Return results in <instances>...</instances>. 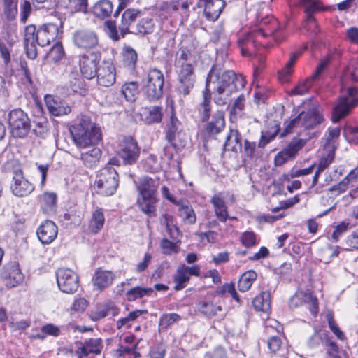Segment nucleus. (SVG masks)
Returning a JSON list of instances; mask_svg holds the SVG:
<instances>
[{
  "label": "nucleus",
  "instance_id": "obj_34",
  "mask_svg": "<svg viewBox=\"0 0 358 358\" xmlns=\"http://www.w3.org/2000/svg\"><path fill=\"white\" fill-rule=\"evenodd\" d=\"M105 217L103 210L96 208L92 213V219L90 222V229L93 234H97L103 227Z\"/></svg>",
  "mask_w": 358,
  "mask_h": 358
},
{
  "label": "nucleus",
  "instance_id": "obj_30",
  "mask_svg": "<svg viewBox=\"0 0 358 358\" xmlns=\"http://www.w3.org/2000/svg\"><path fill=\"white\" fill-rule=\"evenodd\" d=\"M198 311L206 317H213L217 315L218 312L222 310L220 305L215 304L210 301H201L196 304Z\"/></svg>",
  "mask_w": 358,
  "mask_h": 358
},
{
  "label": "nucleus",
  "instance_id": "obj_1",
  "mask_svg": "<svg viewBox=\"0 0 358 358\" xmlns=\"http://www.w3.org/2000/svg\"><path fill=\"white\" fill-rule=\"evenodd\" d=\"M245 85V79L241 75H237L230 70L221 72L220 69L214 65L206 78L204 90H208L211 93L217 105L224 106L230 96L243 89Z\"/></svg>",
  "mask_w": 358,
  "mask_h": 358
},
{
  "label": "nucleus",
  "instance_id": "obj_28",
  "mask_svg": "<svg viewBox=\"0 0 358 358\" xmlns=\"http://www.w3.org/2000/svg\"><path fill=\"white\" fill-rule=\"evenodd\" d=\"M224 126V114L218 111L213 115L212 120L206 124V131L209 134L216 135L222 131Z\"/></svg>",
  "mask_w": 358,
  "mask_h": 358
},
{
  "label": "nucleus",
  "instance_id": "obj_22",
  "mask_svg": "<svg viewBox=\"0 0 358 358\" xmlns=\"http://www.w3.org/2000/svg\"><path fill=\"white\" fill-rule=\"evenodd\" d=\"M59 27L54 23L43 25L38 29V45L44 47L54 41L59 34Z\"/></svg>",
  "mask_w": 358,
  "mask_h": 358
},
{
  "label": "nucleus",
  "instance_id": "obj_54",
  "mask_svg": "<svg viewBox=\"0 0 358 358\" xmlns=\"http://www.w3.org/2000/svg\"><path fill=\"white\" fill-rule=\"evenodd\" d=\"M153 26L152 23V20L145 19L143 20L138 24L134 31L132 33H138L143 35L149 34L152 32Z\"/></svg>",
  "mask_w": 358,
  "mask_h": 358
},
{
  "label": "nucleus",
  "instance_id": "obj_6",
  "mask_svg": "<svg viewBox=\"0 0 358 358\" xmlns=\"http://www.w3.org/2000/svg\"><path fill=\"white\" fill-rule=\"evenodd\" d=\"M96 183L98 194L106 196L115 194L119 184L116 169L110 166L103 167L97 175Z\"/></svg>",
  "mask_w": 358,
  "mask_h": 358
},
{
  "label": "nucleus",
  "instance_id": "obj_10",
  "mask_svg": "<svg viewBox=\"0 0 358 358\" xmlns=\"http://www.w3.org/2000/svg\"><path fill=\"white\" fill-rule=\"evenodd\" d=\"M118 156L125 164H135L140 155V148L132 137H124L120 144Z\"/></svg>",
  "mask_w": 358,
  "mask_h": 358
},
{
  "label": "nucleus",
  "instance_id": "obj_47",
  "mask_svg": "<svg viewBox=\"0 0 358 358\" xmlns=\"http://www.w3.org/2000/svg\"><path fill=\"white\" fill-rule=\"evenodd\" d=\"M181 317L177 313H166L162 315L159 319V327L166 329L175 322H178Z\"/></svg>",
  "mask_w": 358,
  "mask_h": 358
},
{
  "label": "nucleus",
  "instance_id": "obj_20",
  "mask_svg": "<svg viewBox=\"0 0 358 358\" xmlns=\"http://www.w3.org/2000/svg\"><path fill=\"white\" fill-rule=\"evenodd\" d=\"M203 6V13L207 20L215 21L217 20L224 6V0H200Z\"/></svg>",
  "mask_w": 358,
  "mask_h": 358
},
{
  "label": "nucleus",
  "instance_id": "obj_46",
  "mask_svg": "<svg viewBox=\"0 0 358 358\" xmlns=\"http://www.w3.org/2000/svg\"><path fill=\"white\" fill-rule=\"evenodd\" d=\"M195 80H177L176 92L179 96H186L189 94L194 86Z\"/></svg>",
  "mask_w": 358,
  "mask_h": 358
},
{
  "label": "nucleus",
  "instance_id": "obj_51",
  "mask_svg": "<svg viewBox=\"0 0 358 358\" xmlns=\"http://www.w3.org/2000/svg\"><path fill=\"white\" fill-rule=\"evenodd\" d=\"M20 8V21L21 23L25 24L32 12L31 3L29 0H21Z\"/></svg>",
  "mask_w": 358,
  "mask_h": 358
},
{
  "label": "nucleus",
  "instance_id": "obj_49",
  "mask_svg": "<svg viewBox=\"0 0 358 358\" xmlns=\"http://www.w3.org/2000/svg\"><path fill=\"white\" fill-rule=\"evenodd\" d=\"M343 136L349 143L358 144V125L345 126L343 130Z\"/></svg>",
  "mask_w": 358,
  "mask_h": 358
},
{
  "label": "nucleus",
  "instance_id": "obj_5",
  "mask_svg": "<svg viewBox=\"0 0 358 358\" xmlns=\"http://www.w3.org/2000/svg\"><path fill=\"white\" fill-rule=\"evenodd\" d=\"M164 76L162 71L150 69L143 80V94L149 101L160 99L163 95Z\"/></svg>",
  "mask_w": 358,
  "mask_h": 358
},
{
  "label": "nucleus",
  "instance_id": "obj_62",
  "mask_svg": "<svg viewBox=\"0 0 358 358\" xmlns=\"http://www.w3.org/2000/svg\"><path fill=\"white\" fill-rule=\"evenodd\" d=\"M245 101V96L243 94H241L235 100L231 108L230 113L234 115L239 114L244 109Z\"/></svg>",
  "mask_w": 358,
  "mask_h": 358
},
{
  "label": "nucleus",
  "instance_id": "obj_42",
  "mask_svg": "<svg viewBox=\"0 0 358 358\" xmlns=\"http://www.w3.org/2000/svg\"><path fill=\"white\" fill-rule=\"evenodd\" d=\"M121 93L128 101H134L138 93V85L136 82H129L122 85Z\"/></svg>",
  "mask_w": 358,
  "mask_h": 358
},
{
  "label": "nucleus",
  "instance_id": "obj_61",
  "mask_svg": "<svg viewBox=\"0 0 358 358\" xmlns=\"http://www.w3.org/2000/svg\"><path fill=\"white\" fill-rule=\"evenodd\" d=\"M12 50V44H6L0 41V55L6 64L10 62V52Z\"/></svg>",
  "mask_w": 358,
  "mask_h": 358
},
{
  "label": "nucleus",
  "instance_id": "obj_33",
  "mask_svg": "<svg viewBox=\"0 0 358 358\" xmlns=\"http://www.w3.org/2000/svg\"><path fill=\"white\" fill-rule=\"evenodd\" d=\"M1 1L5 19L9 22L15 20L18 13V0H1Z\"/></svg>",
  "mask_w": 358,
  "mask_h": 358
},
{
  "label": "nucleus",
  "instance_id": "obj_50",
  "mask_svg": "<svg viewBox=\"0 0 358 358\" xmlns=\"http://www.w3.org/2000/svg\"><path fill=\"white\" fill-rule=\"evenodd\" d=\"M179 213L184 221L190 224L195 223L196 216L192 207L186 205H182L179 208Z\"/></svg>",
  "mask_w": 358,
  "mask_h": 358
},
{
  "label": "nucleus",
  "instance_id": "obj_63",
  "mask_svg": "<svg viewBox=\"0 0 358 358\" xmlns=\"http://www.w3.org/2000/svg\"><path fill=\"white\" fill-rule=\"evenodd\" d=\"M293 157H294L285 148L282 151L279 152L275 157V166H282L289 159Z\"/></svg>",
  "mask_w": 358,
  "mask_h": 358
},
{
  "label": "nucleus",
  "instance_id": "obj_39",
  "mask_svg": "<svg viewBox=\"0 0 358 358\" xmlns=\"http://www.w3.org/2000/svg\"><path fill=\"white\" fill-rule=\"evenodd\" d=\"M180 125L178 120L172 115L170 117V121L167 124L166 131V139L172 145H175V139L176 135L179 134V127Z\"/></svg>",
  "mask_w": 358,
  "mask_h": 358
},
{
  "label": "nucleus",
  "instance_id": "obj_36",
  "mask_svg": "<svg viewBox=\"0 0 358 358\" xmlns=\"http://www.w3.org/2000/svg\"><path fill=\"white\" fill-rule=\"evenodd\" d=\"M257 274L253 270H249L241 275L238 282L239 291L247 292L256 280Z\"/></svg>",
  "mask_w": 358,
  "mask_h": 358
},
{
  "label": "nucleus",
  "instance_id": "obj_56",
  "mask_svg": "<svg viewBox=\"0 0 358 358\" xmlns=\"http://www.w3.org/2000/svg\"><path fill=\"white\" fill-rule=\"evenodd\" d=\"M326 334L321 331H315L313 334L308 339V345L310 348H317L322 344Z\"/></svg>",
  "mask_w": 358,
  "mask_h": 358
},
{
  "label": "nucleus",
  "instance_id": "obj_9",
  "mask_svg": "<svg viewBox=\"0 0 358 358\" xmlns=\"http://www.w3.org/2000/svg\"><path fill=\"white\" fill-rule=\"evenodd\" d=\"M10 188L12 193L17 197L27 196L34 190V185L24 177L22 169L18 167L13 171Z\"/></svg>",
  "mask_w": 358,
  "mask_h": 358
},
{
  "label": "nucleus",
  "instance_id": "obj_59",
  "mask_svg": "<svg viewBox=\"0 0 358 358\" xmlns=\"http://www.w3.org/2000/svg\"><path fill=\"white\" fill-rule=\"evenodd\" d=\"M346 76H349L352 81H358V59L350 62L345 71Z\"/></svg>",
  "mask_w": 358,
  "mask_h": 358
},
{
  "label": "nucleus",
  "instance_id": "obj_44",
  "mask_svg": "<svg viewBox=\"0 0 358 358\" xmlns=\"http://www.w3.org/2000/svg\"><path fill=\"white\" fill-rule=\"evenodd\" d=\"M302 4L307 15V21L314 22L315 17L313 14L320 9V1L318 0H302Z\"/></svg>",
  "mask_w": 358,
  "mask_h": 358
},
{
  "label": "nucleus",
  "instance_id": "obj_32",
  "mask_svg": "<svg viewBox=\"0 0 358 358\" xmlns=\"http://www.w3.org/2000/svg\"><path fill=\"white\" fill-rule=\"evenodd\" d=\"M91 148L89 151L81 154V159L84 164L90 168L95 166L101 156V150L99 148H96V145L91 146Z\"/></svg>",
  "mask_w": 358,
  "mask_h": 358
},
{
  "label": "nucleus",
  "instance_id": "obj_38",
  "mask_svg": "<svg viewBox=\"0 0 358 358\" xmlns=\"http://www.w3.org/2000/svg\"><path fill=\"white\" fill-rule=\"evenodd\" d=\"M211 97V93L208 90L203 92V100L199 106V114L202 122H206L209 119Z\"/></svg>",
  "mask_w": 358,
  "mask_h": 358
},
{
  "label": "nucleus",
  "instance_id": "obj_45",
  "mask_svg": "<svg viewBox=\"0 0 358 358\" xmlns=\"http://www.w3.org/2000/svg\"><path fill=\"white\" fill-rule=\"evenodd\" d=\"M152 288H143L141 287H135L130 289L127 292V296L129 301H133L137 299L143 297L144 296L150 295L152 292Z\"/></svg>",
  "mask_w": 358,
  "mask_h": 358
},
{
  "label": "nucleus",
  "instance_id": "obj_16",
  "mask_svg": "<svg viewBox=\"0 0 358 358\" xmlns=\"http://www.w3.org/2000/svg\"><path fill=\"white\" fill-rule=\"evenodd\" d=\"M96 75L99 85L106 87H110L115 83L116 79L115 66L109 62H103L99 67Z\"/></svg>",
  "mask_w": 358,
  "mask_h": 358
},
{
  "label": "nucleus",
  "instance_id": "obj_7",
  "mask_svg": "<svg viewBox=\"0 0 358 358\" xmlns=\"http://www.w3.org/2000/svg\"><path fill=\"white\" fill-rule=\"evenodd\" d=\"M8 124L13 137L24 138L31 129V122L27 113L21 109H15L10 112Z\"/></svg>",
  "mask_w": 358,
  "mask_h": 358
},
{
  "label": "nucleus",
  "instance_id": "obj_23",
  "mask_svg": "<svg viewBox=\"0 0 358 358\" xmlns=\"http://www.w3.org/2000/svg\"><path fill=\"white\" fill-rule=\"evenodd\" d=\"M115 275L109 271L97 269L92 277V284L96 289L103 290L114 280Z\"/></svg>",
  "mask_w": 358,
  "mask_h": 358
},
{
  "label": "nucleus",
  "instance_id": "obj_53",
  "mask_svg": "<svg viewBox=\"0 0 358 358\" xmlns=\"http://www.w3.org/2000/svg\"><path fill=\"white\" fill-rule=\"evenodd\" d=\"M124 61L127 65L131 68H134L137 61V53L130 46H127L124 49Z\"/></svg>",
  "mask_w": 358,
  "mask_h": 358
},
{
  "label": "nucleus",
  "instance_id": "obj_37",
  "mask_svg": "<svg viewBox=\"0 0 358 358\" xmlns=\"http://www.w3.org/2000/svg\"><path fill=\"white\" fill-rule=\"evenodd\" d=\"M57 203V194L53 192H45L41 197V208L45 213L55 212Z\"/></svg>",
  "mask_w": 358,
  "mask_h": 358
},
{
  "label": "nucleus",
  "instance_id": "obj_26",
  "mask_svg": "<svg viewBox=\"0 0 358 358\" xmlns=\"http://www.w3.org/2000/svg\"><path fill=\"white\" fill-rule=\"evenodd\" d=\"M57 6L71 14L78 12L86 13L88 3L87 0H58Z\"/></svg>",
  "mask_w": 358,
  "mask_h": 358
},
{
  "label": "nucleus",
  "instance_id": "obj_60",
  "mask_svg": "<svg viewBox=\"0 0 358 358\" xmlns=\"http://www.w3.org/2000/svg\"><path fill=\"white\" fill-rule=\"evenodd\" d=\"M241 241L245 247H252L257 244V237L252 231H245L242 234Z\"/></svg>",
  "mask_w": 358,
  "mask_h": 358
},
{
  "label": "nucleus",
  "instance_id": "obj_15",
  "mask_svg": "<svg viewBox=\"0 0 358 358\" xmlns=\"http://www.w3.org/2000/svg\"><path fill=\"white\" fill-rule=\"evenodd\" d=\"M305 303L309 304L310 311L315 314L317 310V299L313 297L310 292L297 291L289 299V306L292 308H298Z\"/></svg>",
  "mask_w": 358,
  "mask_h": 358
},
{
  "label": "nucleus",
  "instance_id": "obj_13",
  "mask_svg": "<svg viewBox=\"0 0 358 358\" xmlns=\"http://www.w3.org/2000/svg\"><path fill=\"white\" fill-rule=\"evenodd\" d=\"M100 61V57L95 54L89 55H83L79 59L80 72L87 79H92L98 71L97 65Z\"/></svg>",
  "mask_w": 358,
  "mask_h": 358
},
{
  "label": "nucleus",
  "instance_id": "obj_2",
  "mask_svg": "<svg viewBox=\"0 0 358 358\" xmlns=\"http://www.w3.org/2000/svg\"><path fill=\"white\" fill-rule=\"evenodd\" d=\"M70 133L73 143L80 149L96 145L102 136L100 127L87 115L82 116L78 123L71 126Z\"/></svg>",
  "mask_w": 358,
  "mask_h": 358
},
{
  "label": "nucleus",
  "instance_id": "obj_40",
  "mask_svg": "<svg viewBox=\"0 0 358 358\" xmlns=\"http://www.w3.org/2000/svg\"><path fill=\"white\" fill-rule=\"evenodd\" d=\"M190 279L189 275L182 267V266H180L176 271V273L174 275V281L176 282V285L174 286V289L176 291L182 289L187 286V283L189 282Z\"/></svg>",
  "mask_w": 358,
  "mask_h": 358
},
{
  "label": "nucleus",
  "instance_id": "obj_48",
  "mask_svg": "<svg viewBox=\"0 0 358 358\" xmlns=\"http://www.w3.org/2000/svg\"><path fill=\"white\" fill-rule=\"evenodd\" d=\"M299 54L294 53L292 55L289 61L286 64L285 66L279 72V78L282 82L287 81V77L290 76L292 71V67L296 62Z\"/></svg>",
  "mask_w": 358,
  "mask_h": 358
},
{
  "label": "nucleus",
  "instance_id": "obj_21",
  "mask_svg": "<svg viewBox=\"0 0 358 358\" xmlns=\"http://www.w3.org/2000/svg\"><path fill=\"white\" fill-rule=\"evenodd\" d=\"M57 227L50 220L43 222L38 228L36 234L43 244L51 243L57 237Z\"/></svg>",
  "mask_w": 358,
  "mask_h": 358
},
{
  "label": "nucleus",
  "instance_id": "obj_11",
  "mask_svg": "<svg viewBox=\"0 0 358 358\" xmlns=\"http://www.w3.org/2000/svg\"><path fill=\"white\" fill-rule=\"evenodd\" d=\"M72 40L76 47L83 50L94 49L99 45L97 34L89 29L76 31L73 34Z\"/></svg>",
  "mask_w": 358,
  "mask_h": 358
},
{
  "label": "nucleus",
  "instance_id": "obj_27",
  "mask_svg": "<svg viewBox=\"0 0 358 358\" xmlns=\"http://www.w3.org/2000/svg\"><path fill=\"white\" fill-rule=\"evenodd\" d=\"M279 131L280 123L278 121L268 122L266 129L262 131L258 147L262 148H264L275 138Z\"/></svg>",
  "mask_w": 358,
  "mask_h": 358
},
{
  "label": "nucleus",
  "instance_id": "obj_41",
  "mask_svg": "<svg viewBox=\"0 0 358 358\" xmlns=\"http://www.w3.org/2000/svg\"><path fill=\"white\" fill-rule=\"evenodd\" d=\"M177 80H196L194 69L192 64H182L176 68Z\"/></svg>",
  "mask_w": 358,
  "mask_h": 358
},
{
  "label": "nucleus",
  "instance_id": "obj_29",
  "mask_svg": "<svg viewBox=\"0 0 358 358\" xmlns=\"http://www.w3.org/2000/svg\"><path fill=\"white\" fill-rule=\"evenodd\" d=\"M210 202L213 205L217 219L222 222H225L229 218V215L227 207L223 199L220 194H216L211 198Z\"/></svg>",
  "mask_w": 358,
  "mask_h": 358
},
{
  "label": "nucleus",
  "instance_id": "obj_14",
  "mask_svg": "<svg viewBox=\"0 0 358 358\" xmlns=\"http://www.w3.org/2000/svg\"><path fill=\"white\" fill-rule=\"evenodd\" d=\"M24 43L27 57L34 59L37 57L36 44L38 45V30L34 24L27 25L24 29Z\"/></svg>",
  "mask_w": 358,
  "mask_h": 358
},
{
  "label": "nucleus",
  "instance_id": "obj_12",
  "mask_svg": "<svg viewBox=\"0 0 358 358\" xmlns=\"http://www.w3.org/2000/svg\"><path fill=\"white\" fill-rule=\"evenodd\" d=\"M1 278L5 282L6 287L10 288L20 285L24 280V275L21 272L18 264L15 262L4 266Z\"/></svg>",
  "mask_w": 358,
  "mask_h": 358
},
{
  "label": "nucleus",
  "instance_id": "obj_58",
  "mask_svg": "<svg viewBox=\"0 0 358 358\" xmlns=\"http://www.w3.org/2000/svg\"><path fill=\"white\" fill-rule=\"evenodd\" d=\"M64 55V49L61 43H56L50 50L48 57L54 62L60 60Z\"/></svg>",
  "mask_w": 358,
  "mask_h": 358
},
{
  "label": "nucleus",
  "instance_id": "obj_24",
  "mask_svg": "<svg viewBox=\"0 0 358 358\" xmlns=\"http://www.w3.org/2000/svg\"><path fill=\"white\" fill-rule=\"evenodd\" d=\"M140 13V10L134 8L127 9L123 13L121 23L118 25L122 37H124L128 33L133 32L129 29V27L136 20Z\"/></svg>",
  "mask_w": 358,
  "mask_h": 358
},
{
  "label": "nucleus",
  "instance_id": "obj_18",
  "mask_svg": "<svg viewBox=\"0 0 358 358\" xmlns=\"http://www.w3.org/2000/svg\"><path fill=\"white\" fill-rule=\"evenodd\" d=\"M358 103L357 99H349L347 97H341L334 108L332 114V122L336 123L340 121L343 117L348 115Z\"/></svg>",
  "mask_w": 358,
  "mask_h": 358
},
{
  "label": "nucleus",
  "instance_id": "obj_4",
  "mask_svg": "<svg viewBox=\"0 0 358 358\" xmlns=\"http://www.w3.org/2000/svg\"><path fill=\"white\" fill-rule=\"evenodd\" d=\"M323 120V116L316 108H310L306 111L301 112L297 117L285 122L284 124L285 127L280 134V137H284L291 133L294 129H313L320 124Z\"/></svg>",
  "mask_w": 358,
  "mask_h": 358
},
{
  "label": "nucleus",
  "instance_id": "obj_3",
  "mask_svg": "<svg viewBox=\"0 0 358 358\" xmlns=\"http://www.w3.org/2000/svg\"><path fill=\"white\" fill-rule=\"evenodd\" d=\"M159 186V181L149 177H143L137 186L139 195L137 199V205L140 210L152 217L156 215V203L157 199L156 194Z\"/></svg>",
  "mask_w": 358,
  "mask_h": 358
},
{
  "label": "nucleus",
  "instance_id": "obj_19",
  "mask_svg": "<svg viewBox=\"0 0 358 358\" xmlns=\"http://www.w3.org/2000/svg\"><path fill=\"white\" fill-rule=\"evenodd\" d=\"M139 115L141 120L145 124H158L162 122L163 118V108L161 106L142 107Z\"/></svg>",
  "mask_w": 358,
  "mask_h": 358
},
{
  "label": "nucleus",
  "instance_id": "obj_64",
  "mask_svg": "<svg viewBox=\"0 0 358 358\" xmlns=\"http://www.w3.org/2000/svg\"><path fill=\"white\" fill-rule=\"evenodd\" d=\"M345 245L351 249L358 250V229L348 236Z\"/></svg>",
  "mask_w": 358,
  "mask_h": 358
},
{
  "label": "nucleus",
  "instance_id": "obj_43",
  "mask_svg": "<svg viewBox=\"0 0 358 358\" xmlns=\"http://www.w3.org/2000/svg\"><path fill=\"white\" fill-rule=\"evenodd\" d=\"M237 146L241 147L239 134L237 130H230L224 144V150L234 151L236 150Z\"/></svg>",
  "mask_w": 358,
  "mask_h": 358
},
{
  "label": "nucleus",
  "instance_id": "obj_8",
  "mask_svg": "<svg viewBox=\"0 0 358 358\" xmlns=\"http://www.w3.org/2000/svg\"><path fill=\"white\" fill-rule=\"evenodd\" d=\"M57 282L59 289L64 293L73 294L78 288V275L71 269L59 268L56 272Z\"/></svg>",
  "mask_w": 358,
  "mask_h": 358
},
{
  "label": "nucleus",
  "instance_id": "obj_52",
  "mask_svg": "<svg viewBox=\"0 0 358 358\" xmlns=\"http://www.w3.org/2000/svg\"><path fill=\"white\" fill-rule=\"evenodd\" d=\"M162 253L166 255L176 254L179 251V248L176 243L172 242L167 238H163L160 243Z\"/></svg>",
  "mask_w": 358,
  "mask_h": 358
},
{
  "label": "nucleus",
  "instance_id": "obj_17",
  "mask_svg": "<svg viewBox=\"0 0 358 358\" xmlns=\"http://www.w3.org/2000/svg\"><path fill=\"white\" fill-rule=\"evenodd\" d=\"M45 102L49 112L54 116L67 115L71 111V106L59 97L46 95Z\"/></svg>",
  "mask_w": 358,
  "mask_h": 358
},
{
  "label": "nucleus",
  "instance_id": "obj_35",
  "mask_svg": "<svg viewBox=\"0 0 358 358\" xmlns=\"http://www.w3.org/2000/svg\"><path fill=\"white\" fill-rule=\"evenodd\" d=\"M254 308L257 311L267 313L271 309L270 293L263 292L252 301Z\"/></svg>",
  "mask_w": 358,
  "mask_h": 358
},
{
  "label": "nucleus",
  "instance_id": "obj_55",
  "mask_svg": "<svg viewBox=\"0 0 358 358\" xmlns=\"http://www.w3.org/2000/svg\"><path fill=\"white\" fill-rule=\"evenodd\" d=\"M306 141L302 138H293L285 149L294 157L297 152L302 149Z\"/></svg>",
  "mask_w": 358,
  "mask_h": 358
},
{
  "label": "nucleus",
  "instance_id": "obj_25",
  "mask_svg": "<svg viewBox=\"0 0 358 358\" xmlns=\"http://www.w3.org/2000/svg\"><path fill=\"white\" fill-rule=\"evenodd\" d=\"M102 348L101 341L99 338H90L81 343V346L76 350L78 358L87 357L90 353L99 355Z\"/></svg>",
  "mask_w": 358,
  "mask_h": 358
},
{
  "label": "nucleus",
  "instance_id": "obj_57",
  "mask_svg": "<svg viewBox=\"0 0 358 358\" xmlns=\"http://www.w3.org/2000/svg\"><path fill=\"white\" fill-rule=\"evenodd\" d=\"M315 80H312L311 77L307 78L305 81L298 85L292 90V94L297 95H303L306 94L311 87Z\"/></svg>",
  "mask_w": 358,
  "mask_h": 358
},
{
  "label": "nucleus",
  "instance_id": "obj_31",
  "mask_svg": "<svg viewBox=\"0 0 358 358\" xmlns=\"http://www.w3.org/2000/svg\"><path fill=\"white\" fill-rule=\"evenodd\" d=\"M113 10V4L109 0H100L93 6L94 15L101 19L110 16Z\"/></svg>",
  "mask_w": 358,
  "mask_h": 358
}]
</instances>
